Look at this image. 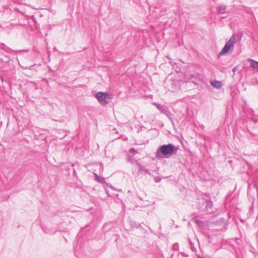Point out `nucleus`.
<instances>
[{
    "mask_svg": "<svg viewBox=\"0 0 258 258\" xmlns=\"http://www.w3.org/2000/svg\"><path fill=\"white\" fill-rule=\"evenodd\" d=\"M252 120L253 121V122H254V123H256V122H257V119H252Z\"/></svg>",
    "mask_w": 258,
    "mask_h": 258,
    "instance_id": "19",
    "label": "nucleus"
},
{
    "mask_svg": "<svg viewBox=\"0 0 258 258\" xmlns=\"http://www.w3.org/2000/svg\"><path fill=\"white\" fill-rule=\"evenodd\" d=\"M129 152L130 154H135L136 153H137V151L135 150V149L133 148L130 149Z\"/></svg>",
    "mask_w": 258,
    "mask_h": 258,
    "instance_id": "15",
    "label": "nucleus"
},
{
    "mask_svg": "<svg viewBox=\"0 0 258 258\" xmlns=\"http://www.w3.org/2000/svg\"><path fill=\"white\" fill-rule=\"evenodd\" d=\"M217 224H221V223L223 224V227L221 229V231H225L227 229V227L228 225V223L226 221L225 219L224 218H221L219 220H218L216 222Z\"/></svg>",
    "mask_w": 258,
    "mask_h": 258,
    "instance_id": "6",
    "label": "nucleus"
},
{
    "mask_svg": "<svg viewBox=\"0 0 258 258\" xmlns=\"http://www.w3.org/2000/svg\"><path fill=\"white\" fill-rule=\"evenodd\" d=\"M139 172L141 173H143L144 172H145L148 174L150 175V172L149 170L148 169L146 168L144 166L140 167V169H139Z\"/></svg>",
    "mask_w": 258,
    "mask_h": 258,
    "instance_id": "12",
    "label": "nucleus"
},
{
    "mask_svg": "<svg viewBox=\"0 0 258 258\" xmlns=\"http://www.w3.org/2000/svg\"><path fill=\"white\" fill-rule=\"evenodd\" d=\"M236 67H235V68H234L233 69L232 71H233V72H235V71H236Z\"/></svg>",
    "mask_w": 258,
    "mask_h": 258,
    "instance_id": "20",
    "label": "nucleus"
},
{
    "mask_svg": "<svg viewBox=\"0 0 258 258\" xmlns=\"http://www.w3.org/2000/svg\"><path fill=\"white\" fill-rule=\"evenodd\" d=\"M226 9V6L224 5H221L217 8V12L218 14H222L225 12Z\"/></svg>",
    "mask_w": 258,
    "mask_h": 258,
    "instance_id": "8",
    "label": "nucleus"
},
{
    "mask_svg": "<svg viewBox=\"0 0 258 258\" xmlns=\"http://www.w3.org/2000/svg\"><path fill=\"white\" fill-rule=\"evenodd\" d=\"M135 162H136L137 166L139 168V170L140 169V167H142L143 165H142L141 164H140L139 162H138L137 161H136Z\"/></svg>",
    "mask_w": 258,
    "mask_h": 258,
    "instance_id": "16",
    "label": "nucleus"
},
{
    "mask_svg": "<svg viewBox=\"0 0 258 258\" xmlns=\"http://www.w3.org/2000/svg\"><path fill=\"white\" fill-rule=\"evenodd\" d=\"M197 208L201 211H205L208 213H212L213 202L208 194H204L198 200Z\"/></svg>",
    "mask_w": 258,
    "mask_h": 258,
    "instance_id": "2",
    "label": "nucleus"
},
{
    "mask_svg": "<svg viewBox=\"0 0 258 258\" xmlns=\"http://www.w3.org/2000/svg\"><path fill=\"white\" fill-rule=\"evenodd\" d=\"M95 97L102 105L109 104L112 100L113 97L108 93L99 92L95 94Z\"/></svg>",
    "mask_w": 258,
    "mask_h": 258,
    "instance_id": "3",
    "label": "nucleus"
},
{
    "mask_svg": "<svg viewBox=\"0 0 258 258\" xmlns=\"http://www.w3.org/2000/svg\"><path fill=\"white\" fill-rule=\"evenodd\" d=\"M93 174L94 175L95 177V180L101 183H103L105 182V179L104 178L100 177L97 173H94Z\"/></svg>",
    "mask_w": 258,
    "mask_h": 258,
    "instance_id": "10",
    "label": "nucleus"
},
{
    "mask_svg": "<svg viewBox=\"0 0 258 258\" xmlns=\"http://www.w3.org/2000/svg\"><path fill=\"white\" fill-rule=\"evenodd\" d=\"M248 61L250 62V66L253 68L258 70V61L252 59H249Z\"/></svg>",
    "mask_w": 258,
    "mask_h": 258,
    "instance_id": "11",
    "label": "nucleus"
},
{
    "mask_svg": "<svg viewBox=\"0 0 258 258\" xmlns=\"http://www.w3.org/2000/svg\"><path fill=\"white\" fill-rule=\"evenodd\" d=\"M211 85L217 89H220L222 87L221 82L218 81H213L211 82Z\"/></svg>",
    "mask_w": 258,
    "mask_h": 258,
    "instance_id": "9",
    "label": "nucleus"
},
{
    "mask_svg": "<svg viewBox=\"0 0 258 258\" xmlns=\"http://www.w3.org/2000/svg\"><path fill=\"white\" fill-rule=\"evenodd\" d=\"M233 45L231 41L227 42L219 53V55H223L227 53L231 49H233Z\"/></svg>",
    "mask_w": 258,
    "mask_h": 258,
    "instance_id": "5",
    "label": "nucleus"
},
{
    "mask_svg": "<svg viewBox=\"0 0 258 258\" xmlns=\"http://www.w3.org/2000/svg\"><path fill=\"white\" fill-rule=\"evenodd\" d=\"M156 107L161 111V113L166 115V116L170 119V120L173 122V119L172 118V114L170 112L168 108L165 105H162L158 103L155 104Z\"/></svg>",
    "mask_w": 258,
    "mask_h": 258,
    "instance_id": "4",
    "label": "nucleus"
},
{
    "mask_svg": "<svg viewBox=\"0 0 258 258\" xmlns=\"http://www.w3.org/2000/svg\"><path fill=\"white\" fill-rule=\"evenodd\" d=\"M241 36H239V34H234L229 39L228 41H231L232 44H234L237 40H240Z\"/></svg>",
    "mask_w": 258,
    "mask_h": 258,
    "instance_id": "7",
    "label": "nucleus"
},
{
    "mask_svg": "<svg viewBox=\"0 0 258 258\" xmlns=\"http://www.w3.org/2000/svg\"><path fill=\"white\" fill-rule=\"evenodd\" d=\"M177 152V148L173 144L169 143L160 146L156 154V157L157 158H168L172 155H175Z\"/></svg>",
    "mask_w": 258,
    "mask_h": 258,
    "instance_id": "1",
    "label": "nucleus"
},
{
    "mask_svg": "<svg viewBox=\"0 0 258 258\" xmlns=\"http://www.w3.org/2000/svg\"><path fill=\"white\" fill-rule=\"evenodd\" d=\"M140 226H141V224H139V223L137 224V225H136V228H139Z\"/></svg>",
    "mask_w": 258,
    "mask_h": 258,
    "instance_id": "18",
    "label": "nucleus"
},
{
    "mask_svg": "<svg viewBox=\"0 0 258 258\" xmlns=\"http://www.w3.org/2000/svg\"><path fill=\"white\" fill-rule=\"evenodd\" d=\"M126 160L128 162H130L132 164H133L134 162H135V160L133 158V157L131 156L128 155L126 158Z\"/></svg>",
    "mask_w": 258,
    "mask_h": 258,
    "instance_id": "13",
    "label": "nucleus"
},
{
    "mask_svg": "<svg viewBox=\"0 0 258 258\" xmlns=\"http://www.w3.org/2000/svg\"><path fill=\"white\" fill-rule=\"evenodd\" d=\"M173 248L174 250H178L179 248V245L177 243H175L173 245Z\"/></svg>",
    "mask_w": 258,
    "mask_h": 258,
    "instance_id": "14",
    "label": "nucleus"
},
{
    "mask_svg": "<svg viewBox=\"0 0 258 258\" xmlns=\"http://www.w3.org/2000/svg\"><path fill=\"white\" fill-rule=\"evenodd\" d=\"M161 180V179L158 177L155 178V181L156 182H159Z\"/></svg>",
    "mask_w": 258,
    "mask_h": 258,
    "instance_id": "17",
    "label": "nucleus"
}]
</instances>
